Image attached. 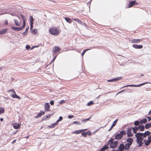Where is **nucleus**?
I'll return each instance as SVG.
<instances>
[{"label":"nucleus","instance_id":"obj_3","mask_svg":"<svg viewBox=\"0 0 151 151\" xmlns=\"http://www.w3.org/2000/svg\"><path fill=\"white\" fill-rule=\"evenodd\" d=\"M50 32L51 34L54 35H57L59 34L58 30L56 28H52L50 30Z\"/></svg>","mask_w":151,"mask_h":151},{"label":"nucleus","instance_id":"obj_4","mask_svg":"<svg viewBox=\"0 0 151 151\" xmlns=\"http://www.w3.org/2000/svg\"><path fill=\"white\" fill-rule=\"evenodd\" d=\"M132 130L131 127L129 128L127 131V136L128 137H132L133 135V134L131 132Z\"/></svg>","mask_w":151,"mask_h":151},{"label":"nucleus","instance_id":"obj_34","mask_svg":"<svg viewBox=\"0 0 151 151\" xmlns=\"http://www.w3.org/2000/svg\"><path fill=\"white\" fill-rule=\"evenodd\" d=\"M142 141H137V143L138 144H139L138 145V147H140L143 144V143L142 142Z\"/></svg>","mask_w":151,"mask_h":151},{"label":"nucleus","instance_id":"obj_31","mask_svg":"<svg viewBox=\"0 0 151 151\" xmlns=\"http://www.w3.org/2000/svg\"><path fill=\"white\" fill-rule=\"evenodd\" d=\"M73 19L74 21L77 22L79 24H82V21H81V20H80L78 19Z\"/></svg>","mask_w":151,"mask_h":151},{"label":"nucleus","instance_id":"obj_10","mask_svg":"<svg viewBox=\"0 0 151 151\" xmlns=\"http://www.w3.org/2000/svg\"><path fill=\"white\" fill-rule=\"evenodd\" d=\"M151 134V132L149 131H146L144 133H142V135L144 138L146 137L147 136H149Z\"/></svg>","mask_w":151,"mask_h":151},{"label":"nucleus","instance_id":"obj_18","mask_svg":"<svg viewBox=\"0 0 151 151\" xmlns=\"http://www.w3.org/2000/svg\"><path fill=\"white\" fill-rule=\"evenodd\" d=\"M133 141V139L132 138H128L127 140V142H128V143L129 145H131L132 142Z\"/></svg>","mask_w":151,"mask_h":151},{"label":"nucleus","instance_id":"obj_40","mask_svg":"<svg viewBox=\"0 0 151 151\" xmlns=\"http://www.w3.org/2000/svg\"><path fill=\"white\" fill-rule=\"evenodd\" d=\"M126 134V132L124 131L123 130L122 131H121L120 132L119 134H121V135L122 136V137H123V135H125Z\"/></svg>","mask_w":151,"mask_h":151},{"label":"nucleus","instance_id":"obj_46","mask_svg":"<svg viewBox=\"0 0 151 151\" xmlns=\"http://www.w3.org/2000/svg\"><path fill=\"white\" fill-rule=\"evenodd\" d=\"M118 121V119H116L113 122V123L112 124V125H113V126H114L116 125V122H117Z\"/></svg>","mask_w":151,"mask_h":151},{"label":"nucleus","instance_id":"obj_53","mask_svg":"<svg viewBox=\"0 0 151 151\" xmlns=\"http://www.w3.org/2000/svg\"><path fill=\"white\" fill-rule=\"evenodd\" d=\"M74 117L73 115H69L68 116V118L69 119H71L73 118Z\"/></svg>","mask_w":151,"mask_h":151},{"label":"nucleus","instance_id":"obj_21","mask_svg":"<svg viewBox=\"0 0 151 151\" xmlns=\"http://www.w3.org/2000/svg\"><path fill=\"white\" fill-rule=\"evenodd\" d=\"M122 137V136L121 135L119 134H117L116 135L115 137V138L117 139H120Z\"/></svg>","mask_w":151,"mask_h":151},{"label":"nucleus","instance_id":"obj_60","mask_svg":"<svg viewBox=\"0 0 151 151\" xmlns=\"http://www.w3.org/2000/svg\"><path fill=\"white\" fill-rule=\"evenodd\" d=\"M22 20H23V21H25V17L24 16L23 17H22Z\"/></svg>","mask_w":151,"mask_h":151},{"label":"nucleus","instance_id":"obj_16","mask_svg":"<svg viewBox=\"0 0 151 151\" xmlns=\"http://www.w3.org/2000/svg\"><path fill=\"white\" fill-rule=\"evenodd\" d=\"M11 28L12 29L14 30L15 31H18L19 30H21L22 29V28L21 27H12Z\"/></svg>","mask_w":151,"mask_h":151},{"label":"nucleus","instance_id":"obj_62","mask_svg":"<svg viewBox=\"0 0 151 151\" xmlns=\"http://www.w3.org/2000/svg\"><path fill=\"white\" fill-rule=\"evenodd\" d=\"M47 118H46V116H44L43 117V118H42V120H45Z\"/></svg>","mask_w":151,"mask_h":151},{"label":"nucleus","instance_id":"obj_26","mask_svg":"<svg viewBox=\"0 0 151 151\" xmlns=\"http://www.w3.org/2000/svg\"><path fill=\"white\" fill-rule=\"evenodd\" d=\"M59 122L57 120V121L55 123L52 124V126H49V127L51 128H53L56 125H57L58 124V123Z\"/></svg>","mask_w":151,"mask_h":151},{"label":"nucleus","instance_id":"obj_42","mask_svg":"<svg viewBox=\"0 0 151 151\" xmlns=\"http://www.w3.org/2000/svg\"><path fill=\"white\" fill-rule=\"evenodd\" d=\"M4 109L2 108H0V115L4 113Z\"/></svg>","mask_w":151,"mask_h":151},{"label":"nucleus","instance_id":"obj_64","mask_svg":"<svg viewBox=\"0 0 151 151\" xmlns=\"http://www.w3.org/2000/svg\"><path fill=\"white\" fill-rule=\"evenodd\" d=\"M16 139H14V140L13 141V142H12V143L13 144H14V143H15L16 142Z\"/></svg>","mask_w":151,"mask_h":151},{"label":"nucleus","instance_id":"obj_54","mask_svg":"<svg viewBox=\"0 0 151 151\" xmlns=\"http://www.w3.org/2000/svg\"><path fill=\"white\" fill-rule=\"evenodd\" d=\"M65 102V101L63 100L60 101V104H62Z\"/></svg>","mask_w":151,"mask_h":151},{"label":"nucleus","instance_id":"obj_8","mask_svg":"<svg viewBox=\"0 0 151 151\" xmlns=\"http://www.w3.org/2000/svg\"><path fill=\"white\" fill-rule=\"evenodd\" d=\"M60 48L57 46L54 47L52 49V52L54 53H56L57 52H59L60 51Z\"/></svg>","mask_w":151,"mask_h":151},{"label":"nucleus","instance_id":"obj_13","mask_svg":"<svg viewBox=\"0 0 151 151\" xmlns=\"http://www.w3.org/2000/svg\"><path fill=\"white\" fill-rule=\"evenodd\" d=\"M131 42L132 43H139L142 40L139 39H134L131 40Z\"/></svg>","mask_w":151,"mask_h":151},{"label":"nucleus","instance_id":"obj_20","mask_svg":"<svg viewBox=\"0 0 151 151\" xmlns=\"http://www.w3.org/2000/svg\"><path fill=\"white\" fill-rule=\"evenodd\" d=\"M148 140L146 141L145 142V145L146 146H148L150 144L151 142V139L149 138V137H148Z\"/></svg>","mask_w":151,"mask_h":151},{"label":"nucleus","instance_id":"obj_2","mask_svg":"<svg viewBox=\"0 0 151 151\" xmlns=\"http://www.w3.org/2000/svg\"><path fill=\"white\" fill-rule=\"evenodd\" d=\"M8 92H11L12 93L11 96L13 98H17V99H20L21 98L19 96H17L16 93V92L14 90L11 89L9 90L8 91Z\"/></svg>","mask_w":151,"mask_h":151},{"label":"nucleus","instance_id":"obj_37","mask_svg":"<svg viewBox=\"0 0 151 151\" xmlns=\"http://www.w3.org/2000/svg\"><path fill=\"white\" fill-rule=\"evenodd\" d=\"M28 29H29V27H27L26 28L25 31L23 33V35L24 36H25L27 34Z\"/></svg>","mask_w":151,"mask_h":151},{"label":"nucleus","instance_id":"obj_28","mask_svg":"<svg viewBox=\"0 0 151 151\" xmlns=\"http://www.w3.org/2000/svg\"><path fill=\"white\" fill-rule=\"evenodd\" d=\"M29 19L30 21V24H33L34 19L32 16H31L29 17Z\"/></svg>","mask_w":151,"mask_h":151},{"label":"nucleus","instance_id":"obj_61","mask_svg":"<svg viewBox=\"0 0 151 151\" xmlns=\"http://www.w3.org/2000/svg\"><path fill=\"white\" fill-rule=\"evenodd\" d=\"M51 116V114H48L47 116H46V118H47L50 117Z\"/></svg>","mask_w":151,"mask_h":151},{"label":"nucleus","instance_id":"obj_32","mask_svg":"<svg viewBox=\"0 0 151 151\" xmlns=\"http://www.w3.org/2000/svg\"><path fill=\"white\" fill-rule=\"evenodd\" d=\"M14 21L15 23L17 26H20L21 24L20 22H19L18 21L15 19H14Z\"/></svg>","mask_w":151,"mask_h":151},{"label":"nucleus","instance_id":"obj_56","mask_svg":"<svg viewBox=\"0 0 151 151\" xmlns=\"http://www.w3.org/2000/svg\"><path fill=\"white\" fill-rule=\"evenodd\" d=\"M30 24V29L32 30L33 28V24Z\"/></svg>","mask_w":151,"mask_h":151},{"label":"nucleus","instance_id":"obj_44","mask_svg":"<svg viewBox=\"0 0 151 151\" xmlns=\"http://www.w3.org/2000/svg\"><path fill=\"white\" fill-rule=\"evenodd\" d=\"M90 49H87L84 50L82 52V53L81 55L82 56H83L86 51L88 50H90Z\"/></svg>","mask_w":151,"mask_h":151},{"label":"nucleus","instance_id":"obj_47","mask_svg":"<svg viewBox=\"0 0 151 151\" xmlns=\"http://www.w3.org/2000/svg\"><path fill=\"white\" fill-rule=\"evenodd\" d=\"M26 24L25 21H23V25L22 27H21L22 29H23V28L24 27Z\"/></svg>","mask_w":151,"mask_h":151},{"label":"nucleus","instance_id":"obj_63","mask_svg":"<svg viewBox=\"0 0 151 151\" xmlns=\"http://www.w3.org/2000/svg\"><path fill=\"white\" fill-rule=\"evenodd\" d=\"M88 134V135H90L91 134V132L90 131H88L87 132Z\"/></svg>","mask_w":151,"mask_h":151},{"label":"nucleus","instance_id":"obj_35","mask_svg":"<svg viewBox=\"0 0 151 151\" xmlns=\"http://www.w3.org/2000/svg\"><path fill=\"white\" fill-rule=\"evenodd\" d=\"M142 141H137V143L138 144H139L138 145V147H140L143 144V143L142 142Z\"/></svg>","mask_w":151,"mask_h":151},{"label":"nucleus","instance_id":"obj_49","mask_svg":"<svg viewBox=\"0 0 151 151\" xmlns=\"http://www.w3.org/2000/svg\"><path fill=\"white\" fill-rule=\"evenodd\" d=\"M82 135L84 137H86L87 136L85 132L82 133Z\"/></svg>","mask_w":151,"mask_h":151},{"label":"nucleus","instance_id":"obj_39","mask_svg":"<svg viewBox=\"0 0 151 151\" xmlns=\"http://www.w3.org/2000/svg\"><path fill=\"white\" fill-rule=\"evenodd\" d=\"M139 123H140V122L138 121H136L134 122V124L136 126H138L140 125Z\"/></svg>","mask_w":151,"mask_h":151},{"label":"nucleus","instance_id":"obj_11","mask_svg":"<svg viewBox=\"0 0 151 151\" xmlns=\"http://www.w3.org/2000/svg\"><path fill=\"white\" fill-rule=\"evenodd\" d=\"M132 46L133 47L136 49H140L143 47V46L142 45L134 44L132 45Z\"/></svg>","mask_w":151,"mask_h":151},{"label":"nucleus","instance_id":"obj_12","mask_svg":"<svg viewBox=\"0 0 151 151\" xmlns=\"http://www.w3.org/2000/svg\"><path fill=\"white\" fill-rule=\"evenodd\" d=\"M118 149L120 151H123L125 149V147L124 144L122 143L119 145V146L118 147Z\"/></svg>","mask_w":151,"mask_h":151},{"label":"nucleus","instance_id":"obj_58","mask_svg":"<svg viewBox=\"0 0 151 151\" xmlns=\"http://www.w3.org/2000/svg\"><path fill=\"white\" fill-rule=\"evenodd\" d=\"M114 127V126H113V125H112L110 129L108 131H110Z\"/></svg>","mask_w":151,"mask_h":151},{"label":"nucleus","instance_id":"obj_33","mask_svg":"<svg viewBox=\"0 0 151 151\" xmlns=\"http://www.w3.org/2000/svg\"><path fill=\"white\" fill-rule=\"evenodd\" d=\"M32 33L34 35H36L37 34V29H34V30H32Z\"/></svg>","mask_w":151,"mask_h":151},{"label":"nucleus","instance_id":"obj_30","mask_svg":"<svg viewBox=\"0 0 151 151\" xmlns=\"http://www.w3.org/2000/svg\"><path fill=\"white\" fill-rule=\"evenodd\" d=\"M114 140V139H113L111 138V139H110L108 142L107 145H108L109 144L110 145L111 144H112V143H113L114 142H113Z\"/></svg>","mask_w":151,"mask_h":151},{"label":"nucleus","instance_id":"obj_57","mask_svg":"<svg viewBox=\"0 0 151 151\" xmlns=\"http://www.w3.org/2000/svg\"><path fill=\"white\" fill-rule=\"evenodd\" d=\"M147 119H148V121H149L151 120V118L150 116H147L146 117Z\"/></svg>","mask_w":151,"mask_h":151},{"label":"nucleus","instance_id":"obj_1","mask_svg":"<svg viewBox=\"0 0 151 151\" xmlns=\"http://www.w3.org/2000/svg\"><path fill=\"white\" fill-rule=\"evenodd\" d=\"M137 138V141H143V137L142 133H138L136 134L135 135Z\"/></svg>","mask_w":151,"mask_h":151},{"label":"nucleus","instance_id":"obj_17","mask_svg":"<svg viewBox=\"0 0 151 151\" xmlns=\"http://www.w3.org/2000/svg\"><path fill=\"white\" fill-rule=\"evenodd\" d=\"M138 129H139L140 131H143L145 129V127L144 125H139L138 126Z\"/></svg>","mask_w":151,"mask_h":151},{"label":"nucleus","instance_id":"obj_59","mask_svg":"<svg viewBox=\"0 0 151 151\" xmlns=\"http://www.w3.org/2000/svg\"><path fill=\"white\" fill-rule=\"evenodd\" d=\"M114 127V126H113V125H112L110 129L108 131H110Z\"/></svg>","mask_w":151,"mask_h":151},{"label":"nucleus","instance_id":"obj_29","mask_svg":"<svg viewBox=\"0 0 151 151\" xmlns=\"http://www.w3.org/2000/svg\"><path fill=\"white\" fill-rule=\"evenodd\" d=\"M65 19L67 22L69 23H70L72 22V20L69 18L65 17Z\"/></svg>","mask_w":151,"mask_h":151},{"label":"nucleus","instance_id":"obj_45","mask_svg":"<svg viewBox=\"0 0 151 151\" xmlns=\"http://www.w3.org/2000/svg\"><path fill=\"white\" fill-rule=\"evenodd\" d=\"M94 104L93 102V101H91L90 102H89L87 104V105L88 106H91Z\"/></svg>","mask_w":151,"mask_h":151},{"label":"nucleus","instance_id":"obj_7","mask_svg":"<svg viewBox=\"0 0 151 151\" xmlns=\"http://www.w3.org/2000/svg\"><path fill=\"white\" fill-rule=\"evenodd\" d=\"M137 3L135 1H130L129 4V7L130 8L134 5H137Z\"/></svg>","mask_w":151,"mask_h":151},{"label":"nucleus","instance_id":"obj_25","mask_svg":"<svg viewBox=\"0 0 151 151\" xmlns=\"http://www.w3.org/2000/svg\"><path fill=\"white\" fill-rule=\"evenodd\" d=\"M147 120L146 119L144 118L143 119L141 120L140 121V123L142 124L143 123H145L147 122Z\"/></svg>","mask_w":151,"mask_h":151},{"label":"nucleus","instance_id":"obj_22","mask_svg":"<svg viewBox=\"0 0 151 151\" xmlns=\"http://www.w3.org/2000/svg\"><path fill=\"white\" fill-rule=\"evenodd\" d=\"M108 148V145H105L100 150V151H104L105 150L107 149Z\"/></svg>","mask_w":151,"mask_h":151},{"label":"nucleus","instance_id":"obj_55","mask_svg":"<svg viewBox=\"0 0 151 151\" xmlns=\"http://www.w3.org/2000/svg\"><path fill=\"white\" fill-rule=\"evenodd\" d=\"M50 104L51 105H52L54 104V102L53 101H50Z\"/></svg>","mask_w":151,"mask_h":151},{"label":"nucleus","instance_id":"obj_5","mask_svg":"<svg viewBox=\"0 0 151 151\" xmlns=\"http://www.w3.org/2000/svg\"><path fill=\"white\" fill-rule=\"evenodd\" d=\"M118 142V141L114 142L113 143L110 144V147L113 149L115 148L117 146Z\"/></svg>","mask_w":151,"mask_h":151},{"label":"nucleus","instance_id":"obj_38","mask_svg":"<svg viewBox=\"0 0 151 151\" xmlns=\"http://www.w3.org/2000/svg\"><path fill=\"white\" fill-rule=\"evenodd\" d=\"M131 145H129L128 144H126L124 146L125 149V150H128L130 147V146Z\"/></svg>","mask_w":151,"mask_h":151},{"label":"nucleus","instance_id":"obj_48","mask_svg":"<svg viewBox=\"0 0 151 151\" xmlns=\"http://www.w3.org/2000/svg\"><path fill=\"white\" fill-rule=\"evenodd\" d=\"M73 123L76 124L77 125H80L81 124V123H80L79 122L77 121L73 122Z\"/></svg>","mask_w":151,"mask_h":151},{"label":"nucleus","instance_id":"obj_52","mask_svg":"<svg viewBox=\"0 0 151 151\" xmlns=\"http://www.w3.org/2000/svg\"><path fill=\"white\" fill-rule=\"evenodd\" d=\"M30 46L28 45H27L26 46V48L27 50H28L30 48Z\"/></svg>","mask_w":151,"mask_h":151},{"label":"nucleus","instance_id":"obj_51","mask_svg":"<svg viewBox=\"0 0 151 151\" xmlns=\"http://www.w3.org/2000/svg\"><path fill=\"white\" fill-rule=\"evenodd\" d=\"M63 119V118L62 116H60L58 119V122H60L62 121Z\"/></svg>","mask_w":151,"mask_h":151},{"label":"nucleus","instance_id":"obj_23","mask_svg":"<svg viewBox=\"0 0 151 151\" xmlns=\"http://www.w3.org/2000/svg\"><path fill=\"white\" fill-rule=\"evenodd\" d=\"M8 29H5L1 31H0V35L6 33L8 31Z\"/></svg>","mask_w":151,"mask_h":151},{"label":"nucleus","instance_id":"obj_6","mask_svg":"<svg viewBox=\"0 0 151 151\" xmlns=\"http://www.w3.org/2000/svg\"><path fill=\"white\" fill-rule=\"evenodd\" d=\"M50 105L49 103H46L45 105V110L47 111H50Z\"/></svg>","mask_w":151,"mask_h":151},{"label":"nucleus","instance_id":"obj_15","mask_svg":"<svg viewBox=\"0 0 151 151\" xmlns=\"http://www.w3.org/2000/svg\"><path fill=\"white\" fill-rule=\"evenodd\" d=\"M86 129H81L80 130H77L76 131H75L72 132L73 134H79L80 133H81L82 132L86 130Z\"/></svg>","mask_w":151,"mask_h":151},{"label":"nucleus","instance_id":"obj_36","mask_svg":"<svg viewBox=\"0 0 151 151\" xmlns=\"http://www.w3.org/2000/svg\"><path fill=\"white\" fill-rule=\"evenodd\" d=\"M142 141H137V143L138 144H139L138 145V147H140L143 144V143L142 142Z\"/></svg>","mask_w":151,"mask_h":151},{"label":"nucleus","instance_id":"obj_14","mask_svg":"<svg viewBox=\"0 0 151 151\" xmlns=\"http://www.w3.org/2000/svg\"><path fill=\"white\" fill-rule=\"evenodd\" d=\"M45 114V112L42 110H41L40 112L38 113L37 115L35 117L36 118H38L40 117L42 115H44Z\"/></svg>","mask_w":151,"mask_h":151},{"label":"nucleus","instance_id":"obj_41","mask_svg":"<svg viewBox=\"0 0 151 151\" xmlns=\"http://www.w3.org/2000/svg\"><path fill=\"white\" fill-rule=\"evenodd\" d=\"M90 118L89 117L88 118L83 119L81 121V122L82 123H85L87 121H88L90 119Z\"/></svg>","mask_w":151,"mask_h":151},{"label":"nucleus","instance_id":"obj_9","mask_svg":"<svg viewBox=\"0 0 151 151\" xmlns=\"http://www.w3.org/2000/svg\"><path fill=\"white\" fill-rule=\"evenodd\" d=\"M122 77H119L117 78H113L112 79H111L110 80H107V81L109 82H114L116 81H118L119 80H120L121 79Z\"/></svg>","mask_w":151,"mask_h":151},{"label":"nucleus","instance_id":"obj_19","mask_svg":"<svg viewBox=\"0 0 151 151\" xmlns=\"http://www.w3.org/2000/svg\"><path fill=\"white\" fill-rule=\"evenodd\" d=\"M21 124L19 123H15L14 124L13 127L15 129H18L20 127Z\"/></svg>","mask_w":151,"mask_h":151},{"label":"nucleus","instance_id":"obj_43","mask_svg":"<svg viewBox=\"0 0 151 151\" xmlns=\"http://www.w3.org/2000/svg\"><path fill=\"white\" fill-rule=\"evenodd\" d=\"M150 83V82H145V83H141L140 84H139V85H137V87H140L144 85H145V84H147V83Z\"/></svg>","mask_w":151,"mask_h":151},{"label":"nucleus","instance_id":"obj_27","mask_svg":"<svg viewBox=\"0 0 151 151\" xmlns=\"http://www.w3.org/2000/svg\"><path fill=\"white\" fill-rule=\"evenodd\" d=\"M145 127L146 129H148L150 127H151V123L146 124Z\"/></svg>","mask_w":151,"mask_h":151},{"label":"nucleus","instance_id":"obj_50","mask_svg":"<svg viewBox=\"0 0 151 151\" xmlns=\"http://www.w3.org/2000/svg\"><path fill=\"white\" fill-rule=\"evenodd\" d=\"M133 85H128L124 86L122 88H123L125 87H133Z\"/></svg>","mask_w":151,"mask_h":151},{"label":"nucleus","instance_id":"obj_24","mask_svg":"<svg viewBox=\"0 0 151 151\" xmlns=\"http://www.w3.org/2000/svg\"><path fill=\"white\" fill-rule=\"evenodd\" d=\"M132 129L133 130V132L134 134H137V131L138 130V127H135L134 128L131 127Z\"/></svg>","mask_w":151,"mask_h":151}]
</instances>
